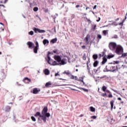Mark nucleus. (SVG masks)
Here are the masks:
<instances>
[{"label": "nucleus", "mask_w": 127, "mask_h": 127, "mask_svg": "<svg viewBox=\"0 0 127 127\" xmlns=\"http://www.w3.org/2000/svg\"><path fill=\"white\" fill-rule=\"evenodd\" d=\"M48 112V108L45 107L42 111L41 113H40V112H37L35 115V117L39 116L40 118H42V120L43 121L44 123H46V118H49L50 117V113H47Z\"/></svg>", "instance_id": "1"}, {"label": "nucleus", "mask_w": 127, "mask_h": 127, "mask_svg": "<svg viewBox=\"0 0 127 127\" xmlns=\"http://www.w3.org/2000/svg\"><path fill=\"white\" fill-rule=\"evenodd\" d=\"M107 72H116L118 71V65L115 64H109L106 66Z\"/></svg>", "instance_id": "2"}, {"label": "nucleus", "mask_w": 127, "mask_h": 127, "mask_svg": "<svg viewBox=\"0 0 127 127\" xmlns=\"http://www.w3.org/2000/svg\"><path fill=\"white\" fill-rule=\"evenodd\" d=\"M115 52L118 55H122L124 53V48L121 45H118L115 49Z\"/></svg>", "instance_id": "3"}, {"label": "nucleus", "mask_w": 127, "mask_h": 127, "mask_svg": "<svg viewBox=\"0 0 127 127\" xmlns=\"http://www.w3.org/2000/svg\"><path fill=\"white\" fill-rule=\"evenodd\" d=\"M117 46H118V45H117V44L115 42H111L109 45V49L112 51H115L116 50Z\"/></svg>", "instance_id": "4"}, {"label": "nucleus", "mask_w": 127, "mask_h": 127, "mask_svg": "<svg viewBox=\"0 0 127 127\" xmlns=\"http://www.w3.org/2000/svg\"><path fill=\"white\" fill-rule=\"evenodd\" d=\"M102 89L103 92H106V93H108V94H109L108 95V98H113V94H112V92H111L110 90H107V87L103 86Z\"/></svg>", "instance_id": "5"}, {"label": "nucleus", "mask_w": 127, "mask_h": 127, "mask_svg": "<svg viewBox=\"0 0 127 127\" xmlns=\"http://www.w3.org/2000/svg\"><path fill=\"white\" fill-rule=\"evenodd\" d=\"M33 30L35 33H44L45 32V30H41L40 29H38L37 28H33Z\"/></svg>", "instance_id": "6"}, {"label": "nucleus", "mask_w": 127, "mask_h": 127, "mask_svg": "<svg viewBox=\"0 0 127 127\" xmlns=\"http://www.w3.org/2000/svg\"><path fill=\"white\" fill-rule=\"evenodd\" d=\"M35 45L36 46L34 48V52L36 54L37 53V51H38V49H39V44H38V42L36 41L35 42Z\"/></svg>", "instance_id": "7"}, {"label": "nucleus", "mask_w": 127, "mask_h": 127, "mask_svg": "<svg viewBox=\"0 0 127 127\" xmlns=\"http://www.w3.org/2000/svg\"><path fill=\"white\" fill-rule=\"evenodd\" d=\"M54 59L55 60H56V61H57V62H58L59 63L60 62H61V57H60V56L55 55L54 56Z\"/></svg>", "instance_id": "8"}, {"label": "nucleus", "mask_w": 127, "mask_h": 127, "mask_svg": "<svg viewBox=\"0 0 127 127\" xmlns=\"http://www.w3.org/2000/svg\"><path fill=\"white\" fill-rule=\"evenodd\" d=\"M39 92H40V89H37V88H34L33 89V91H31V93H33V94H38V93H39Z\"/></svg>", "instance_id": "9"}, {"label": "nucleus", "mask_w": 127, "mask_h": 127, "mask_svg": "<svg viewBox=\"0 0 127 127\" xmlns=\"http://www.w3.org/2000/svg\"><path fill=\"white\" fill-rule=\"evenodd\" d=\"M27 45H28V48L29 49H31L34 46V44L30 41L28 42Z\"/></svg>", "instance_id": "10"}, {"label": "nucleus", "mask_w": 127, "mask_h": 127, "mask_svg": "<svg viewBox=\"0 0 127 127\" xmlns=\"http://www.w3.org/2000/svg\"><path fill=\"white\" fill-rule=\"evenodd\" d=\"M23 81L27 84H29L31 82V79L28 78V77H25L23 79Z\"/></svg>", "instance_id": "11"}, {"label": "nucleus", "mask_w": 127, "mask_h": 127, "mask_svg": "<svg viewBox=\"0 0 127 127\" xmlns=\"http://www.w3.org/2000/svg\"><path fill=\"white\" fill-rule=\"evenodd\" d=\"M107 61H108V59H107V56H104L103 58V61L102 62V65H104V64H106Z\"/></svg>", "instance_id": "12"}, {"label": "nucleus", "mask_w": 127, "mask_h": 127, "mask_svg": "<svg viewBox=\"0 0 127 127\" xmlns=\"http://www.w3.org/2000/svg\"><path fill=\"white\" fill-rule=\"evenodd\" d=\"M84 78H85V76H82L81 77H79V78L78 79L79 82H81L83 83V85H85V82H84Z\"/></svg>", "instance_id": "13"}, {"label": "nucleus", "mask_w": 127, "mask_h": 127, "mask_svg": "<svg viewBox=\"0 0 127 127\" xmlns=\"http://www.w3.org/2000/svg\"><path fill=\"white\" fill-rule=\"evenodd\" d=\"M44 73L45 75H49V74H50V71H49V70L48 69L46 68L44 70Z\"/></svg>", "instance_id": "14"}, {"label": "nucleus", "mask_w": 127, "mask_h": 127, "mask_svg": "<svg viewBox=\"0 0 127 127\" xmlns=\"http://www.w3.org/2000/svg\"><path fill=\"white\" fill-rule=\"evenodd\" d=\"M105 54H106V52L105 51H103L102 52L101 54H99V59L101 58V57H103V56H105Z\"/></svg>", "instance_id": "15"}, {"label": "nucleus", "mask_w": 127, "mask_h": 127, "mask_svg": "<svg viewBox=\"0 0 127 127\" xmlns=\"http://www.w3.org/2000/svg\"><path fill=\"white\" fill-rule=\"evenodd\" d=\"M48 63H49V64H50V63H52V62H53V60L51 59V58H50V57L49 56V55L48 56Z\"/></svg>", "instance_id": "16"}, {"label": "nucleus", "mask_w": 127, "mask_h": 127, "mask_svg": "<svg viewBox=\"0 0 127 127\" xmlns=\"http://www.w3.org/2000/svg\"><path fill=\"white\" fill-rule=\"evenodd\" d=\"M50 65L52 66H56V65H59V64L56 61L52 62V63H50Z\"/></svg>", "instance_id": "17"}, {"label": "nucleus", "mask_w": 127, "mask_h": 127, "mask_svg": "<svg viewBox=\"0 0 127 127\" xmlns=\"http://www.w3.org/2000/svg\"><path fill=\"white\" fill-rule=\"evenodd\" d=\"M43 43L44 45H46V44H49V41L47 39H44L43 41Z\"/></svg>", "instance_id": "18"}, {"label": "nucleus", "mask_w": 127, "mask_h": 127, "mask_svg": "<svg viewBox=\"0 0 127 127\" xmlns=\"http://www.w3.org/2000/svg\"><path fill=\"white\" fill-rule=\"evenodd\" d=\"M114 103H115V101L114 100H112L110 102L111 110H113V109H114Z\"/></svg>", "instance_id": "19"}, {"label": "nucleus", "mask_w": 127, "mask_h": 127, "mask_svg": "<svg viewBox=\"0 0 127 127\" xmlns=\"http://www.w3.org/2000/svg\"><path fill=\"white\" fill-rule=\"evenodd\" d=\"M61 63H60V65H65L66 63H65V59H63V60H61Z\"/></svg>", "instance_id": "20"}, {"label": "nucleus", "mask_w": 127, "mask_h": 127, "mask_svg": "<svg viewBox=\"0 0 127 127\" xmlns=\"http://www.w3.org/2000/svg\"><path fill=\"white\" fill-rule=\"evenodd\" d=\"M99 65V62L98 61H95L94 63H93V66L94 67H97Z\"/></svg>", "instance_id": "21"}, {"label": "nucleus", "mask_w": 127, "mask_h": 127, "mask_svg": "<svg viewBox=\"0 0 127 127\" xmlns=\"http://www.w3.org/2000/svg\"><path fill=\"white\" fill-rule=\"evenodd\" d=\"M56 42H57V38H55V39H53L51 41V43H53V44H54V43H56Z\"/></svg>", "instance_id": "22"}, {"label": "nucleus", "mask_w": 127, "mask_h": 127, "mask_svg": "<svg viewBox=\"0 0 127 127\" xmlns=\"http://www.w3.org/2000/svg\"><path fill=\"white\" fill-rule=\"evenodd\" d=\"M109 31V30H103L102 33L103 35H104V36H106V35H107V34H108V32Z\"/></svg>", "instance_id": "23"}, {"label": "nucleus", "mask_w": 127, "mask_h": 127, "mask_svg": "<svg viewBox=\"0 0 127 127\" xmlns=\"http://www.w3.org/2000/svg\"><path fill=\"white\" fill-rule=\"evenodd\" d=\"M92 58L93 59H94V60H97V59H98V55L97 54H94L92 56Z\"/></svg>", "instance_id": "24"}, {"label": "nucleus", "mask_w": 127, "mask_h": 127, "mask_svg": "<svg viewBox=\"0 0 127 127\" xmlns=\"http://www.w3.org/2000/svg\"><path fill=\"white\" fill-rule=\"evenodd\" d=\"M45 86L47 88H49V86H51V82L50 81L47 82Z\"/></svg>", "instance_id": "25"}, {"label": "nucleus", "mask_w": 127, "mask_h": 127, "mask_svg": "<svg viewBox=\"0 0 127 127\" xmlns=\"http://www.w3.org/2000/svg\"><path fill=\"white\" fill-rule=\"evenodd\" d=\"M127 57V53H122V56H121V58H125V57Z\"/></svg>", "instance_id": "26"}, {"label": "nucleus", "mask_w": 127, "mask_h": 127, "mask_svg": "<svg viewBox=\"0 0 127 127\" xmlns=\"http://www.w3.org/2000/svg\"><path fill=\"white\" fill-rule=\"evenodd\" d=\"M115 56L114 55H109L107 56L108 59H111V58H113Z\"/></svg>", "instance_id": "27"}, {"label": "nucleus", "mask_w": 127, "mask_h": 127, "mask_svg": "<svg viewBox=\"0 0 127 127\" xmlns=\"http://www.w3.org/2000/svg\"><path fill=\"white\" fill-rule=\"evenodd\" d=\"M90 111L91 112H96V109L93 107H90Z\"/></svg>", "instance_id": "28"}, {"label": "nucleus", "mask_w": 127, "mask_h": 127, "mask_svg": "<svg viewBox=\"0 0 127 127\" xmlns=\"http://www.w3.org/2000/svg\"><path fill=\"white\" fill-rule=\"evenodd\" d=\"M63 74H66V75H70V71H69V70H67V71H64V72H63Z\"/></svg>", "instance_id": "29"}, {"label": "nucleus", "mask_w": 127, "mask_h": 127, "mask_svg": "<svg viewBox=\"0 0 127 127\" xmlns=\"http://www.w3.org/2000/svg\"><path fill=\"white\" fill-rule=\"evenodd\" d=\"M10 109H11L10 107L7 106L6 107V110H5L6 112H9V111H10Z\"/></svg>", "instance_id": "30"}, {"label": "nucleus", "mask_w": 127, "mask_h": 127, "mask_svg": "<svg viewBox=\"0 0 127 127\" xmlns=\"http://www.w3.org/2000/svg\"><path fill=\"white\" fill-rule=\"evenodd\" d=\"M97 39L98 40H99V39H102V35H100V34L97 35Z\"/></svg>", "instance_id": "31"}, {"label": "nucleus", "mask_w": 127, "mask_h": 127, "mask_svg": "<svg viewBox=\"0 0 127 127\" xmlns=\"http://www.w3.org/2000/svg\"><path fill=\"white\" fill-rule=\"evenodd\" d=\"M85 41H86V43H87V44H89V42H88L89 41V38H88V36H86L85 37Z\"/></svg>", "instance_id": "32"}, {"label": "nucleus", "mask_w": 127, "mask_h": 127, "mask_svg": "<svg viewBox=\"0 0 127 127\" xmlns=\"http://www.w3.org/2000/svg\"><path fill=\"white\" fill-rule=\"evenodd\" d=\"M31 119L32 120V121H33V122H36V119H35V118L33 116H32L31 117Z\"/></svg>", "instance_id": "33"}, {"label": "nucleus", "mask_w": 127, "mask_h": 127, "mask_svg": "<svg viewBox=\"0 0 127 127\" xmlns=\"http://www.w3.org/2000/svg\"><path fill=\"white\" fill-rule=\"evenodd\" d=\"M28 34L29 35H33V34H34V33L33 32V31H31L29 32Z\"/></svg>", "instance_id": "34"}, {"label": "nucleus", "mask_w": 127, "mask_h": 127, "mask_svg": "<svg viewBox=\"0 0 127 127\" xmlns=\"http://www.w3.org/2000/svg\"><path fill=\"white\" fill-rule=\"evenodd\" d=\"M81 90H83V91H84V92H88V89H86V88H80Z\"/></svg>", "instance_id": "35"}, {"label": "nucleus", "mask_w": 127, "mask_h": 127, "mask_svg": "<svg viewBox=\"0 0 127 127\" xmlns=\"http://www.w3.org/2000/svg\"><path fill=\"white\" fill-rule=\"evenodd\" d=\"M33 10H34V11H37V10H38V7H34Z\"/></svg>", "instance_id": "36"}, {"label": "nucleus", "mask_w": 127, "mask_h": 127, "mask_svg": "<svg viewBox=\"0 0 127 127\" xmlns=\"http://www.w3.org/2000/svg\"><path fill=\"white\" fill-rule=\"evenodd\" d=\"M54 53L58 54V50H55L53 51Z\"/></svg>", "instance_id": "37"}, {"label": "nucleus", "mask_w": 127, "mask_h": 127, "mask_svg": "<svg viewBox=\"0 0 127 127\" xmlns=\"http://www.w3.org/2000/svg\"><path fill=\"white\" fill-rule=\"evenodd\" d=\"M91 118L93 119L94 120H96V119H97V116H91Z\"/></svg>", "instance_id": "38"}, {"label": "nucleus", "mask_w": 127, "mask_h": 127, "mask_svg": "<svg viewBox=\"0 0 127 127\" xmlns=\"http://www.w3.org/2000/svg\"><path fill=\"white\" fill-rule=\"evenodd\" d=\"M124 20L122 22H121V23H119V25H121V26L122 27H123V24H124Z\"/></svg>", "instance_id": "39"}, {"label": "nucleus", "mask_w": 127, "mask_h": 127, "mask_svg": "<svg viewBox=\"0 0 127 127\" xmlns=\"http://www.w3.org/2000/svg\"><path fill=\"white\" fill-rule=\"evenodd\" d=\"M101 96H102V97H106V96H107V93H103Z\"/></svg>", "instance_id": "40"}, {"label": "nucleus", "mask_w": 127, "mask_h": 127, "mask_svg": "<svg viewBox=\"0 0 127 127\" xmlns=\"http://www.w3.org/2000/svg\"><path fill=\"white\" fill-rule=\"evenodd\" d=\"M82 58H83V60H86V55H85V54H84V55H83Z\"/></svg>", "instance_id": "41"}, {"label": "nucleus", "mask_w": 127, "mask_h": 127, "mask_svg": "<svg viewBox=\"0 0 127 127\" xmlns=\"http://www.w3.org/2000/svg\"><path fill=\"white\" fill-rule=\"evenodd\" d=\"M96 28H97V25H94L93 28V30H96Z\"/></svg>", "instance_id": "42"}, {"label": "nucleus", "mask_w": 127, "mask_h": 127, "mask_svg": "<svg viewBox=\"0 0 127 127\" xmlns=\"http://www.w3.org/2000/svg\"><path fill=\"white\" fill-rule=\"evenodd\" d=\"M121 113H122V112H121V111H119L118 112V115H119V114H120L119 115V117H120L122 116V114H121Z\"/></svg>", "instance_id": "43"}, {"label": "nucleus", "mask_w": 127, "mask_h": 127, "mask_svg": "<svg viewBox=\"0 0 127 127\" xmlns=\"http://www.w3.org/2000/svg\"><path fill=\"white\" fill-rule=\"evenodd\" d=\"M87 70H88V72H90V67H89V65L87 64Z\"/></svg>", "instance_id": "44"}, {"label": "nucleus", "mask_w": 127, "mask_h": 127, "mask_svg": "<svg viewBox=\"0 0 127 127\" xmlns=\"http://www.w3.org/2000/svg\"><path fill=\"white\" fill-rule=\"evenodd\" d=\"M74 79L76 80V81H79V79L77 77V76H75Z\"/></svg>", "instance_id": "45"}, {"label": "nucleus", "mask_w": 127, "mask_h": 127, "mask_svg": "<svg viewBox=\"0 0 127 127\" xmlns=\"http://www.w3.org/2000/svg\"><path fill=\"white\" fill-rule=\"evenodd\" d=\"M71 79H75V76L74 75H71L70 77Z\"/></svg>", "instance_id": "46"}, {"label": "nucleus", "mask_w": 127, "mask_h": 127, "mask_svg": "<svg viewBox=\"0 0 127 127\" xmlns=\"http://www.w3.org/2000/svg\"><path fill=\"white\" fill-rule=\"evenodd\" d=\"M97 8V5H94V6L93 8V9H96Z\"/></svg>", "instance_id": "47"}, {"label": "nucleus", "mask_w": 127, "mask_h": 127, "mask_svg": "<svg viewBox=\"0 0 127 127\" xmlns=\"http://www.w3.org/2000/svg\"><path fill=\"white\" fill-rule=\"evenodd\" d=\"M81 48H82V49H85V48H86V46H82L81 47Z\"/></svg>", "instance_id": "48"}, {"label": "nucleus", "mask_w": 127, "mask_h": 127, "mask_svg": "<svg viewBox=\"0 0 127 127\" xmlns=\"http://www.w3.org/2000/svg\"><path fill=\"white\" fill-rule=\"evenodd\" d=\"M58 75H59V76H60V74H59L58 73H56L55 74V76L56 77V76H57Z\"/></svg>", "instance_id": "49"}, {"label": "nucleus", "mask_w": 127, "mask_h": 127, "mask_svg": "<svg viewBox=\"0 0 127 127\" xmlns=\"http://www.w3.org/2000/svg\"><path fill=\"white\" fill-rule=\"evenodd\" d=\"M50 54L53 55V53H51L50 52H48V55H50Z\"/></svg>", "instance_id": "50"}, {"label": "nucleus", "mask_w": 127, "mask_h": 127, "mask_svg": "<svg viewBox=\"0 0 127 127\" xmlns=\"http://www.w3.org/2000/svg\"><path fill=\"white\" fill-rule=\"evenodd\" d=\"M115 62L116 64H119V63H120V62L118 61H116Z\"/></svg>", "instance_id": "51"}, {"label": "nucleus", "mask_w": 127, "mask_h": 127, "mask_svg": "<svg viewBox=\"0 0 127 127\" xmlns=\"http://www.w3.org/2000/svg\"><path fill=\"white\" fill-rule=\"evenodd\" d=\"M118 101H122V98L121 97H119L118 98Z\"/></svg>", "instance_id": "52"}, {"label": "nucleus", "mask_w": 127, "mask_h": 127, "mask_svg": "<svg viewBox=\"0 0 127 127\" xmlns=\"http://www.w3.org/2000/svg\"><path fill=\"white\" fill-rule=\"evenodd\" d=\"M100 20H101V18L99 17L98 20H97V22H99V21H100Z\"/></svg>", "instance_id": "53"}, {"label": "nucleus", "mask_w": 127, "mask_h": 127, "mask_svg": "<svg viewBox=\"0 0 127 127\" xmlns=\"http://www.w3.org/2000/svg\"><path fill=\"white\" fill-rule=\"evenodd\" d=\"M7 0H4L3 3H6V2L7 1Z\"/></svg>", "instance_id": "54"}, {"label": "nucleus", "mask_w": 127, "mask_h": 127, "mask_svg": "<svg viewBox=\"0 0 127 127\" xmlns=\"http://www.w3.org/2000/svg\"><path fill=\"white\" fill-rule=\"evenodd\" d=\"M76 8H78V7H80V5H76Z\"/></svg>", "instance_id": "55"}, {"label": "nucleus", "mask_w": 127, "mask_h": 127, "mask_svg": "<svg viewBox=\"0 0 127 127\" xmlns=\"http://www.w3.org/2000/svg\"><path fill=\"white\" fill-rule=\"evenodd\" d=\"M79 117H80V118H81L82 117H84V115L81 114V115H80L79 116Z\"/></svg>", "instance_id": "56"}, {"label": "nucleus", "mask_w": 127, "mask_h": 127, "mask_svg": "<svg viewBox=\"0 0 127 127\" xmlns=\"http://www.w3.org/2000/svg\"><path fill=\"white\" fill-rule=\"evenodd\" d=\"M118 20H120V18H117L116 19V21H118Z\"/></svg>", "instance_id": "57"}, {"label": "nucleus", "mask_w": 127, "mask_h": 127, "mask_svg": "<svg viewBox=\"0 0 127 127\" xmlns=\"http://www.w3.org/2000/svg\"><path fill=\"white\" fill-rule=\"evenodd\" d=\"M105 77H106V76H103L102 77H101L100 79H103V78H105Z\"/></svg>", "instance_id": "58"}, {"label": "nucleus", "mask_w": 127, "mask_h": 127, "mask_svg": "<svg viewBox=\"0 0 127 127\" xmlns=\"http://www.w3.org/2000/svg\"><path fill=\"white\" fill-rule=\"evenodd\" d=\"M0 6H3V7H4V5H2V4H0Z\"/></svg>", "instance_id": "59"}, {"label": "nucleus", "mask_w": 127, "mask_h": 127, "mask_svg": "<svg viewBox=\"0 0 127 127\" xmlns=\"http://www.w3.org/2000/svg\"><path fill=\"white\" fill-rule=\"evenodd\" d=\"M89 7H87L86 8V10H87L88 9H89Z\"/></svg>", "instance_id": "60"}, {"label": "nucleus", "mask_w": 127, "mask_h": 127, "mask_svg": "<svg viewBox=\"0 0 127 127\" xmlns=\"http://www.w3.org/2000/svg\"><path fill=\"white\" fill-rule=\"evenodd\" d=\"M70 90H72V91H75V89L73 88H71Z\"/></svg>", "instance_id": "61"}, {"label": "nucleus", "mask_w": 127, "mask_h": 127, "mask_svg": "<svg viewBox=\"0 0 127 127\" xmlns=\"http://www.w3.org/2000/svg\"><path fill=\"white\" fill-rule=\"evenodd\" d=\"M114 92H115V93H118V91L117 90H113Z\"/></svg>", "instance_id": "62"}, {"label": "nucleus", "mask_w": 127, "mask_h": 127, "mask_svg": "<svg viewBox=\"0 0 127 127\" xmlns=\"http://www.w3.org/2000/svg\"><path fill=\"white\" fill-rule=\"evenodd\" d=\"M0 24H1L2 25H3V24H2V23H0Z\"/></svg>", "instance_id": "63"}, {"label": "nucleus", "mask_w": 127, "mask_h": 127, "mask_svg": "<svg viewBox=\"0 0 127 127\" xmlns=\"http://www.w3.org/2000/svg\"><path fill=\"white\" fill-rule=\"evenodd\" d=\"M123 127H127V126H123Z\"/></svg>", "instance_id": "64"}]
</instances>
